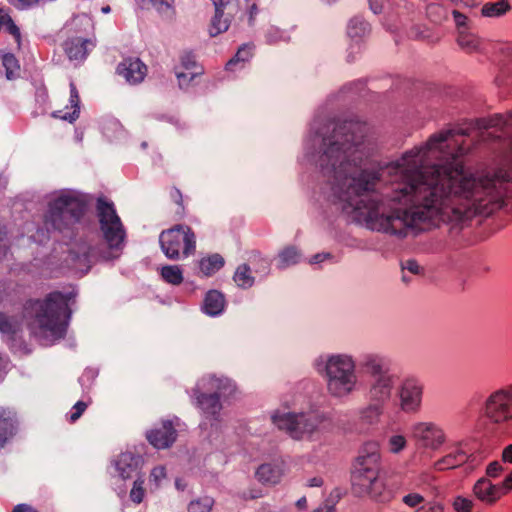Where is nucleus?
<instances>
[{"label":"nucleus","mask_w":512,"mask_h":512,"mask_svg":"<svg viewBox=\"0 0 512 512\" xmlns=\"http://www.w3.org/2000/svg\"><path fill=\"white\" fill-rule=\"evenodd\" d=\"M380 414L381 410L378 405L370 406L362 412L361 419L367 424H374L378 421Z\"/></svg>","instance_id":"obj_45"},{"label":"nucleus","mask_w":512,"mask_h":512,"mask_svg":"<svg viewBox=\"0 0 512 512\" xmlns=\"http://www.w3.org/2000/svg\"><path fill=\"white\" fill-rule=\"evenodd\" d=\"M215 7V14L211 19L209 34L215 37L226 32L238 12L237 5L232 0H212Z\"/></svg>","instance_id":"obj_11"},{"label":"nucleus","mask_w":512,"mask_h":512,"mask_svg":"<svg viewBox=\"0 0 512 512\" xmlns=\"http://www.w3.org/2000/svg\"><path fill=\"white\" fill-rule=\"evenodd\" d=\"M19 323L0 313V331L5 334H15L19 330Z\"/></svg>","instance_id":"obj_41"},{"label":"nucleus","mask_w":512,"mask_h":512,"mask_svg":"<svg viewBox=\"0 0 512 512\" xmlns=\"http://www.w3.org/2000/svg\"><path fill=\"white\" fill-rule=\"evenodd\" d=\"M359 24L360 25V29L362 31H365L366 29V23H364L363 21H357V20H352L350 22V25H349V34L351 36H358V33L357 32H354L353 30L356 28V25Z\"/></svg>","instance_id":"obj_53"},{"label":"nucleus","mask_w":512,"mask_h":512,"mask_svg":"<svg viewBox=\"0 0 512 512\" xmlns=\"http://www.w3.org/2000/svg\"><path fill=\"white\" fill-rule=\"evenodd\" d=\"M381 471L380 446L375 441L366 442L353 464L352 487L356 494L368 495L379 501H388L391 494L379 478Z\"/></svg>","instance_id":"obj_4"},{"label":"nucleus","mask_w":512,"mask_h":512,"mask_svg":"<svg viewBox=\"0 0 512 512\" xmlns=\"http://www.w3.org/2000/svg\"><path fill=\"white\" fill-rule=\"evenodd\" d=\"M181 67L183 70L176 72L179 85H188L197 75L202 73V69L197 66L195 56L191 53H185L181 57Z\"/></svg>","instance_id":"obj_19"},{"label":"nucleus","mask_w":512,"mask_h":512,"mask_svg":"<svg viewBox=\"0 0 512 512\" xmlns=\"http://www.w3.org/2000/svg\"><path fill=\"white\" fill-rule=\"evenodd\" d=\"M501 483L506 495L509 494L512 491V471L503 479V481H501Z\"/></svg>","instance_id":"obj_54"},{"label":"nucleus","mask_w":512,"mask_h":512,"mask_svg":"<svg viewBox=\"0 0 512 512\" xmlns=\"http://www.w3.org/2000/svg\"><path fill=\"white\" fill-rule=\"evenodd\" d=\"M95 47V41L89 38L72 37L63 44V49L70 61L82 63Z\"/></svg>","instance_id":"obj_15"},{"label":"nucleus","mask_w":512,"mask_h":512,"mask_svg":"<svg viewBox=\"0 0 512 512\" xmlns=\"http://www.w3.org/2000/svg\"><path fill=\"white\" fill-rule=\"evenodd\" d=\"M496 82L500 86L512 84V57L501 66L500 72L496 77Z\"/></svg>","instance_id":"obj_37"},{"label":"nucleus","mask_w":512,"mask_h":512,"mask_svg":"<svg viewBox=\"0 0 512 512\" xmlns=\"http://www.w3.org/2000/svg\"><path fill=\"white\" fill-rule=\"evenodd\" d=\"M272 419L280 430H285L294 439L310 436L322 423L316 412L276 414Z\"/></svg>","instance_id":"obj_9"},{"label":"nucleus","mask_w":512,"mask_h":512,"mask_svg":"<svg viewBox=\"0 0 512 512\" xmlns=\"http://www.w3.org/2000/svg\"><path fill=\"white\" fill-rule=\"evenodd\" d=\"M91 400L88 401H78L71 409V411L67 415V419L70 423H75L85 412Z\"/></svg>","instance_id":"obj_44"},{"label":"nucleus","mask_w":512,"mask_h":512,"mask_svg":"<svg viewBox=\"0 0 512 512\" xmlns=\"http://www.w3.org/2000/svg\"><path fill=\"white\" fill-rule=\"evenodd\" d=\"M474 506V501L464 496H457L452 502V507L456 512H472Z\"/></svg>","instance_id":"obj_40"},{"label":"nucleus","mask_w":512,"mask_h":512,"mask_svg":"<svg viewBox=\"0 0 512 512\" xmlns=\"http://www.w3.org/2000/svg\"><path fill=\"white\" fill-rule=\"evenodd\" d=\"M4 28L10 35L14 37L18 45H20L21 33L18 26L12 18L3 9H0V29Z\"/></svg>","instance_id":"obj_31"},{"label":"nucleus","mask_w":512,"mask_h":512,"mask_svg":"<svg viewBox=\"0 0 512 512\" xmlns=\"http://www.w3.org/2000/svg\"><path fill=\"white\" fill-rule=\"evenodd\" d=\"M422 386L416 379H406L400 390L401 407L404 411H415L421 403Z\"/></svg>","instance_id":"obj_16"},{"label":"nucleus","mask_w":512,"mask_h":512,"mask_svg":"<svg viewBox=\"0 0 512 512\" xmlns=\"http://www.w3.org/2000/svg\"><path fill=\"white\" fill-rule=\"evenodd\" d=\"M161 276L169 284L179 285L183 281V273L179 266L168 265L161 269Z\"/></svg>","instance_id":"obj_32"},{"label":"nucleus","mask_w":512,"mask_h":512,"mask_svg":"<svg viewBox=\"0 0 512 512\" xmlns=\"http://www.w3.org/2000/svg\"><path fill=\"white\" fill-rule=\"evenodd\" d=\"M492 126L512 130V111L491 119ZM365 126L356 121L333 123L323 138L319 162L333 173L340 187L343 212L352 220L378 232L406 237L409 231H426L440 223L462 224L475 216H489L512 207V136L501 158L474 171L459 160L471 148L469 133L449 129L431 135L387 165L392 189L373 192L375 172L358 170L350 158L358 151Z\"/></svg>","instance_id":"obj_1"},{"label":"nucleus","mask_w":512,"mask_h":512,"mask_svg":"<svg viewBox=\"0 0 512 512\" xmlns=\"http://www.w3.org/2000/svg\"><path fill=\"white\" fill-rule=\"evenodd\" d=\"M251 56L252 47L245 45L239 48L235 57L228 61V63L226 64V69L228 71H234L238 63L246 62Z\"/></svg>","instance_id":"obj_36"},{"label":"nucleus","mask_w":512,"mask_h":512,"mask_svg":"<svg viewBox=\"0 0 512 512\" xmlns=\"http://www.w3.org/2000/svg\"><path fill=\"white\" fill-rule=\"evenodd\" d=\"M12 512H37V510L26 504H19L14 507Z\"/></svg>","instance_id":"obj_55"},{"label":"nucleus","mask_w":512,"mask_h":512,"mask_svg":"<svg viewBox=\"0 0 512 512\" xmlns=\"http://www.w3.org/2000/svg\"><path fill=\"white\" fill-rule=\"evenodd\" d=\"M116 72L131 85L141 83L147 75V66L139 59L128 57L117 66Z\"/></svg>","instance_id":"obj_13"},{"label":"nucleus","mask_w":512,"mask_h":512,"mask_svg":"<svg viewBox=\"0 0 512 512\" xmlns=\"http://www.w3.org/2000/svg\"><path fill=\"white\" fill-rule=\"evenodd\" d=\"M313 512H336V509L332 506H324L314 510Z\"/></svg>","instance_id":"obj_61"},{"label":"nucleus","mask_w":512,"mask_h":512,"mask_svg":"<svg viewBox=\"0 0 512 512\" xmlns=\"http://www.w3.org/2000/svg\"><path fill=\"white\" fill-rule=\"evenodd\" d=\"M403 269L404 270H408L409 272H411L412 274H419L420 271H421V267L419 266V264L414 261V260H408L404 266H403Z\"/></svg>","instance_id":"obj_51"},{"label":"nucleus","mask_w":512,"mask_h":512,"mask_svg":"<svg viewBox=\"0 0 512 512\" xmlns=\"http://www.w3.org/2000/svg\"><path fill=\"white\" fill-rule=\"evenodd\" d=\"M471 457L472 455L459 444L451 447L444 456L436 460L432 465V470L442 472L455 469L468 462Z\"/></svg>","instance_id":"obj_14"},{"label":"nucleus","mask_w":512,"mask_h":512,"mask_svg":"<svg viewBox=\"0 0 512 512\" xmlns=\"http://www.w3.org/2000/svg\"><path fill=\"white\" fill-rule=\"evenodd\" d=\"M511 10L508 0H500L498 2H488L483 5L481 13L484 17H500Z\"/></svg>","instance_id":"obj_28"},{"label":"nucleus","mask_w":512,"mask_h":512,"mask_svg":"<svg viewBox=\"0 0 512 512\" xmlns=\"http://www.w3.org/2000/svg\"><path fill=\"white\" fill-rule=\"evenodd\" d=\"M451 2H454L456 4L462 3L463 5L467 7H472L475 3V0H450Z\"/></svg>","instance_id":"obj_60"},{"label":"nucleus","mask_w":512,"mask_h":512,"mask_svg":"<svg viewBox=\"0 0 512 512\" xmlns=\"http://www.w3.org/2000/svg\"><path fill=\"white\" fill-rule=\"evenodd\" d=\"M328 257H329V254H324V253L316 254L312 257L311 263H320Z\"/></svg>","instance_id":"obj_58"},{"label":"nucleus","mask_w":512,"mask_h":512,"mask_svg":"<svg viewBox=\"0 0 512 512\" xmlns=\"http://www.w3.org/2000/svg\"><path fill=\"white\" fill-rule=\"evenodd\" d=\"M5 287L0 283V302L4 299Z\"/></svg>","instance_id":"obj_64"},{"label":"nucleus","mask_w":512,"mask_h":512,"mask_svg":"<svg viewBox=\"0 0 512 512\" xmlns=\"http://www.w3.org/2000/svg\"><path fill=\"white\" fill-rule=\"evenodd\" d=\"M297 507L300 508V509H303L306 507L307 505V500L305 497H302L301 499H299L296 503Z\"/></svg>","instance_id":"obj_63"},{"label":"nucleus","mask_w":512,"mask_h":512,"mask_svg":"<svg viewBox=\"0 0 512 512\" xmlns=\"http://www.w3.org/2000/svg\"><path fill=\"white\" fill-rule=\"evenodd\" d=\"M250 263L252 264L256 273L261 272L263 275L268 274L270 263L267 259L261 257L260 254H253V256L250 258Z\"/></svg>","instance_id":"obj_42"},{"label":"nucleus","mask_w":512,"mask_h":512,"mask_svg":"<svg viewBox=\"0 0 512 512\" xmlns=\"http://www.w3.org/2000/svg\"><path fill=\"white\" fill-rule=\"evenodd\" d=\"M2 65L5 69L6 78L8 80L17 79L20 76V64L18 59L12 53L2 55Z\"/></svg>","instance_id":"obj_29"},{"label":"nucleus","mask_w":512,"mask_h":512,"mask_svg":"<svg viewBox=\"0 0 512 512\" xmlns=\"http://www.w3.org/2000/svg\"><path fill=\"white\" fill-rule=\"evenodd\" d=\"M364 367L367 369V371L378 374L381 373L382 370V360L378 358L377 356L369 355L365 357V360L363 362Z\"/></svg>","instance_id":"obj_46"},{"label":"nucleus","mask_w":512,"mask_h":512,"mask_svg":"<svg viewBox=\"0 0 512 512\" xmlns=\"http://www.w3.org/2000/svg\"><path fill=\"white\" fill-rule=\"evenodd\" d=\"M407 446V440L403 435H392L389 437L387 447L389 452L397 454L403 451Z\"/></svg>","instance_id":"obj_39"},{"label":"nucleus","mask_w":512,"mask_h":512,"mask_svg":"<svg viewBox=\"0 0 512 512\" xmlns=\"http://www.w3.org/2000/svg\"><path fill=\"white\" fill-rule=\"evenodd\" d=\"M282 474L283 469L279 464H263L256 472L258 480L266 484L278 483Z\"/></svg>","instance_id":"obj_24"},{"label":"nucleus","mask_w":512,"mask_h":512,"mask_svg":"<svg viewBox=\"0 0 512 512\" xmlns=\"http://www.w3.org/2000/svg\"><path fill=\"white\" fill-rule=\"evenodd\" d=\"M392 388V378L388 375H380L371 389V395L378 401L389 398Z\"/></svg>","instance_id":"obj_25"},{"label":"nucleus","mask_w":512,"mask_h":512,"mask_svg":"<svg viewBox=\"0 0 512 512\" xmlns=\"http://www.w3.org/2000/svg\"><path fill=\"white\" fill-rule=\"evenodd\" d=\"M482 414L496 428L512 425V383L500 386L487 395L482 404Z\"/></svg>","instance_id":"obj_7"},{"label":"nucleus","mask_w":512,"mask_h":512,"mask_svg":"<svg viewBox=\"0 0 512 512\" xmlns=\"http://www.w3.org/2000/svg\"><path fill=\"white\" fill-rule=\"evenodd\" d=\"M86 210V202L78 194L63 191L50 201L45 225L47 229L63 231L79 222Z\"/></svg>","instance_id":"obj_5"},{"label":"nucleus","mask_w":512,"mask_h":512,"mask_svg":"<svg viewBox=\"0 0 512 512\" xmlns=\"http://www.w3.org/2000/svg\"><path fill=\"white\" fill-rule=\"evenodd\" d=\"M92 27V21L89 17L82 15V16H75L69 21L65 28L70 33H78L81 30H86L88 28Z\"/></svg>","instance_id":"obj_35"},{"label":"nucleus","mask_w":512,"mask_h":512,"mask_svg":"<svg viewBox=\"0 0 512 512\" xmlns=\"http://www.w3.org/2000/svg\"><path fill=\"white\" fill-rule=\"evenodd\" d=\"M327 388L336 397L351 393L356 386L355 364L347 355L331 356L326 363Z\"/></svg>","instance_id":"obj_6"},{"label":"nucleus","mask_w":512,"mask_h":512,"mask_svg":"<svg viewBox=\"0 0 512 512\" xmlns=\"http://www.w3.org/2000/svg\"><path fill=\"white\" fill-rule=\"evenodd\" d=\"M258 7L257 5L254 3L250 6L249 8V22L252 24L254 19H255V16L258 14Z\"/></svg>","instance_id":"obj_57"},{"label":"nucleus","mask_w":512,"mask_h":512,"mask_svg":"<svg viewBox=\"0 0 512 512\" xmlns=\"http://www.w3.org/2000/svg\"><path fill=\"white\" fill-rule=\"evenodd\" d=\"M424 512H443V508L440 505L431 506L429 509Z\"/></svg>","instance_id":"obj_62"},{"label":"nucleus","mask_w":512,"mask_h":512,"mask_svg":"<svg viewBox=\"0 0 512 512\" xmlns=\"http://www.w3.org/2000/svg\"><path fill=\"white\" fill-rule=\"evenodd\" d=\"M323 483L322 479L319 477H314L311 480H309L308 486L310 487H318L321 486Z\"/></svg>","instance_id":"obj_59"},{"label":"nucleus","mask_w":512,"mask_h":512,"mask_svg":"<svg viewBox=\"0 0 512 512\" xmlns=\"http://www.w3.org/2000/svg\"><path fill=\"white\" fill-rule=\"evenodd\" d=\"M457 43L467 53L480 52L483 50L484 42L469 30H460Z\"/></svg>","instance_id":"obj_23"},{"label":"nucleus","mask_w":512,"mask_h":512,"mask_svg":"<svg viewBox=\"0 0 512 512\" xmlns=\"http://www.w3.org/2000/svg\"><path fill=\"white\" fill-rule=\"evenodd\" d=\"M169 197L178 206L175 213L182 219L186 213L182 192L177 187H172L169 190Z\"/></svg>","instance_id":"obj_38"},{"label":"nucleus","mask_w":512,"mask_h":512,"mask_svg":"<svg viewBox=\"0 0 512 512\" xmlns=\"http://www.w3.org/2000/svg\"><path fill=\"white\" fill-rule=\"evenodd\" d=\"M473 496L486 505H494L506 495L502 483L494 484L487 477L479 478L472 487Z\"/></svg>","instance_id":"obj_12"},{"label":"nucleus","mask_w":512,"mask_h":512,"mask_svg":"<svg viewBox=\"0 0 512 512\" xmlns=\"http://www.w3.org/2000/svg\"><path fill=\"white\" fill-rule=\"evenodd\" d=\"M300 254L295 247H286L279 254V267L286 268L298 262Z\"/></svg>","instance_id":"obj_34"},{"label":"nucleus","mask_w":512,"mask_h":512,"mask_svg":"<svg viewBox=\"0 0 512 512\" xmlns=\"http://www.w3.org/2000/svg\"><path fill=\"white\" fill-rule=\"evenodd\" d=\"M504 471V467L499 461H492L486 467V476L489 478H498Z\"/></svg>","instance_id":"obj_48"},{"label":"nucleus","mask_w":512,"mask_h":512,"mask_svg":"<svg viewBox=\"0 0 512 512\" xmlns=\"http://www.w3.org/2000/svg\"><path fill=\"white\" fill-rule=\"evenodd\" d=\"M96 213L104 241L95 246L83 247V257L79 260L86 270L97 261L118 258L125 245L126 231L113 202L105 197L98 198Z\"/></svg>","instance_id":"obj_2"},{"label":"nucleus","mask_w":512,"mask_h":512,"mask_svg":"<svg viewBox=\"0 0 512 512\" xmlns=\"http://www.w3.org/2000/svg\"><path fill=\"white\" fill-rule=\"evenodd\" d=\"M147 439L155 448L164 449L172 445L176 440V430L172 422L164 421L159 428L148 432Z\"/></svg>","instance_id":"obj_17"},{"label":"nucleus","mask_w":512,"mask_h":512,"mask_svg":"<svg viewBox=\"0 0 512 512\" xmlns=\"http://www.w3.org/2000/svg\"><path fill=\"white\" fill-rule=\"evenodd\" d=\"M197 402L207 419H217V415L222 409L217 394H201L197 397Z\"/></svg>","instance_id":"obj_20"},{"label":"nucleus","mask_w":512,"mask_h":512,"mask_svg":"<svg viewBox=\"0 0 512 512\" xmlns=\"http://www.w3.org/2000/svg\"><path fill=\"white\" fill-rule=\"evenodd\" d=\"M142 463V458L139 455L127 451L118 456L115 467L121 479L126 480L138 473Z\"/></svg>","instance_id":"obj_18"},{"label":"nucleus","mask_w":512,"mask_h":512,"mask_svg":"<svg viewBox=\"0 0 512 512\" xmlns=\"http://www.w3.org/2000/svg\"><path fill=\"white\" fill-rule=\"evenodd\" d=\"M70 108L71 112H66L60 116L64 120L74 121L78 118L80 112V97L76 85L70 83Z\"/></svg>","instance_id":"obj_30"},{"label":"nucleus","mask_w":512,"mask_h":512,"mask_svg":"<svg viewBox=\"0 0 512 512\" xmlns=\"http://www.w3.org/2000/svg\"><path fill=\"white\" fill-rule=\"evenodd\" d=\"M143 486L144 480L142 478H137L134 481L133 487L130 491V498L136 504L141 503L145 496V489Z\"/></svg>","instance_id":"obj_43"},{"label":"nucleus","mask_w":512,"mask_h":512,"mask_svg":"<svg viewBox=\"0 0 512 512\" xmlns=\"http://www.w3.org/2000/svg\"><path fill=\"white\" fill-rule=\"evenodd\" d=\"M403 502L409 507H417L424 502V497L418 493H410L403 497Z\"/></svg>","instance_id":"obj_50"},{"label":"nucleus","mask_w":512,"mask_h":512,"mask_svg":"<svg viewBox=\"0 0 512 512\" xmlns=\"http://www.w3.org/2000/svg\"><path fill=\"white\" fill-rule=\"evenodd\" d=\"M224 307L225 298L222 293L211 290L206 294L203 303V310L206 314L216 316L224 310Z\"/></svg>","instance_id":"obj_22"},{"label":"nucleus","mask_w":512,"mask_h":512,"mask_svg":"<svg viewBox=\"0 0 512 512\" xmlns=\"http://www.w3.org/2000/svg\"><path fill=\"white\" fill-rule=\"evenodd\" d=\"M501 460L504 463L512 464V444L505 446L501 453Z\"/></svg>","instance_id":"obj_52"},{"label":"nucleus","mask_w":512,"mask_h":512,"mask_svg":"<svg viewBox=\"0 0 512 512\" xmlns=\"http://www.w3.org/2000/svg\"><path fill=\"white\" fill-rule=\"evenodd\" d=\"M411 437L418 450L436 452L446 442L444 430L433 422H418L411 428Z\"/></svg>","instance_id":"obj_10"},{"label":"nucleus","mask_w":512,"mask_h":512,"mask_svg":"<svg viewBox=\"0 0 512 512\" xmlns=\"http://www.w3.org/2000/svg\"><path fill=\"white\" fill-rule=\"evenodd\" d=\"M166 478V469L164 466H156L152 469L149 481L154 484L155 488H158L161 485L162 480Z\"/></svg>","instance_id":"obj_47"},{"label":"nucleus","mask_w":512,"mask_h":512,"mask_svg":"<svg viewBox=\"0 0 512 512\" xmlns=\"http://www.w3.org/2000/svg\"><path fill=\"white\" fill-rule=\"evenodd\" d=\"M161 248L169 259H177L180 254L188 256L195 249V235L186 225H175L162 231L159 237Z\"/></svg>","instance_id":"obj_8"},{"label":"nucleus","mask_w":512,"mask_h":512,"mask_svg":"<svg viewBox=\"0 0 512 512\" xmlns=\"http://www.w3.org/2000/svg\"><path fill=\"white\" fill-rule=\"evenodd\" d=\"M224 259L219 254H213L202 258L199 262V268L203 275L211 276L224 266Z\"/></svg>","instance_id":"obj_26"},{"label":"nucleus","mask_w":512,"mask_h":512,"mask_svg":"<svg viewBox=\"0 0 512 512\" xmlns=\"http://www.w3.org/2000/svg\"><path fill=\"white\" fill-rule=\"evenodd\" d=\"M7 253V244H6V241L2 235V233L0 232V259H2V257H4Z\"/></svg>","instance_id":"obj_56"},{"label":"nucleus","mask_w":512,"mask_h":512,"mask_svg":"<svg viewBox=\"0 0 512 512\" xmlns=\"http://www.w3.org/2000/svg\"><path fill=\"white\" fill-rule=\"evenodd\" d=\"M67 308V300L60 292H52L43 300H29L24 306V314L29 318V327L45 344L64 337L66 324L61 320Z\"/></svg>","instance_id":"obj_3"},{"label":"nucleus","mask_w":512,"mask_h":512,"mask_svg":"<svg viewBox=\"0 0 512 512\" xmlns=\"http://www.w3.org/2000/svg\"><path fill=\"white\" fill-rule=\"evenodd\" d=\"M214 499L209 496H204L192 500L187 507L188 512H211L214 506Z\"/></svg>","instance_id":"obj_33"},{"label":"nucleus","mask_w":512,"mask_h":512,"mask_svg":"<svg viewBox=\"0 0 512 512\" xmlns=\"http://www.w3.org/2000/svg\"><path fill=\"white\" fill-rule=\"evenodd\" d=\"M453 18L458 29V34H460V30H469L467 26L468 18L466 15L460 13L458 10H454Z\"/></svg>","instance_id":"obj_49"},{"label":"nucleus","mask_w":512,"mask_h":512,"mask_svg":"<svg viewBox=\"0 0 512 512\" xmlns=\"http://www.w3.org/2000/svg\"><path fill=\"white\" fill-rule=\"evenodd\" d=\"M14 416L11 411L0 407V448L4 447L12 437L15 428Z\"/></svg>","instance_id":"obj_21"},{"label":"nucleus","mask_w":512,"mask_h":512,"mask_svg":"<svg viewBox=\"0 0 512 512\" xmlns=\"http://www.w3.org/2000/svg\"><path fill=\"white\" fill-rule=\"evenodd\" d=\"M233 280L240 288H250L253 286L255 278L252 275V268L248 264H241L237 267Z\"/></svg>","instance_id":"obj_27"}]
</instances>
